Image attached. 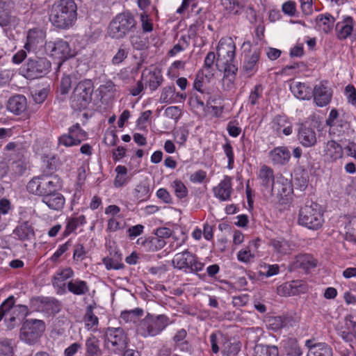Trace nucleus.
<instances>
[{"instance_id": "f257e3e1", "label": "nucleus", "mask_w": 356, "mask_h": 356, "mask_svg": "<svg viewBox=\"0 0 356 356\" xmlns=\"http://www.w3.org/2000/svg\"><path fill=\"white\" fill-rule=\"evenodd\" d=\"M77 18V6L74 0H58L51 6L49 20L51 24L62 29H69Z\"/></svg>"}, {"instance_id": "f03ea898", "label": "nucleus", "mask_w": 356, "mask_h": 356, "mask_svg": "<svg viewBox=\"0 0 356 356\" xmlns=\"http://www.w3.org/2000/svg\"><path fill=\"white\" fill-rule=\"evenodd\" d=\"M236 46L232 38H222L217 47L218 58L216 66L220 71H223L225 77L234 78L238 68L234 64Z\"/></svg>"}, {"instance_id": "7ed1b4c3", "label": "nucleus", "mask_w": 356, "mask_h": 356, "mask_svg": "<svg viewBox=\"0 0 356 356\" xmlns=\"http://www.w3.org/2000/svg\"><path fill=\"white\" fill-rule=\"evenodd\" d=\"M62 186L60 178L57 175H42L31 179L27 184V191L42 198Z\"/></svg>"}, {"instance_id": "20e7f679", "label": "nucleus", "mask_w": 356, "mask_h": 356, "mask_svg": "<svg viewBox=\"0 0 356 356\" xmlns=\"http://www.w3.org/2000/svg\"><path fill=\"white\" fill-rule=\"evenodd\" d=\"M170 323L169 318L164 315L148 314L138 324L137 332L143 337H153L159 335Z\"/></svg>"}, {"instance_id": "39448f33", "label": "nucleus", "mask_w": 356, "mask_h": 356, "mask_svg": "<svg viewBox=\"0 0 356 356\" xmlns=\"http://www.w3.org/2000/svg\"><path fill=\"white\" fill-rule=\"evenodd\" d=\"M136 26V21L132 14L128 12L120 13L110 22L108 27V35L114 39H121L132 31Z\"/></svg>"}, {"instance_id": "423d86ee", "label": "nucleus", "mask_w": 356, "mask_h": 356, "mask_svg": "<svg viewBox=\"0 0 356 356\" xmlns=\"http://www.w3.org/2000/svg\"><path fill=\"white\" fill-rule=\"evenodd\" d=\"M293 186L289 180L282 175H277L273 188L266 200L275 204H285L292 198Z\"/></svg>"}, {"instance_id": "0eeeda50", "label": "nucleus", "mask_w": 356, "mask_h": 356, "mask_svg": "<svg viewBox=\"0 0 356 356\" xmlns=\"http://www.w3.org/2000/svg\"><path fill=\"white\" fill-rule=\"evenodd\" d=\"M93 90L94 86L91 80L85 79L79 81L70 97L72 108L74 110L86 108L91 102Z\"/></svg>"}, {"instance_id": "6e6552de", "label": "nucleus", "mask_w": 356, "mask_h": 356, "mask_svg": "<svg viewBox=\"0 0 356 356\" xmlns=\"http://www.w3.org/2000/svg\"><path fill=\"white\" fill-rule=\"evenodd\" d=\"M128 337L121 327H108L105 332L104 346L111 353H122L127 347Z\"/></svg>"}, {"instance_id": "1a4fd4ad", "label": "nucleus", "mask_w": 356, "mask_h": 356, "mask_svg": "<svg viewBox=\"0 0 356 356\" xmlns=\"http://www.w3.org/2000/svg\"><path fill=\"white\" fill-rule=\"evenodd\" d=\"M323 222V214L319 205L316 203L306 204L300 209L298 223L311 229H317Z\"/></svg>"}, {"instance_id": "9d476101", "label": "nucleus", "mask_w": 356, "mask_h": 356, "mask_svg": "<svg viewBox=\"0 0 356 356\" xmlns=\"http://www.w3.org/2000/svg\"><path fill=\"white\" fill-rule=\"evenodd\" d=\"M45 330V324L41 320L27 319L20 330V339L28 344L38 341Z\"/></svg>"}, {"instance_id": "9b49d317", "label": "nucleus", "mask_w": 356, "mask_h": 356, "mask_svg": "<svg viewBox=\"0 0 356 356\" xmlns=\"http://www.w3.org/2000/svg\"><path fill=\"white\" fill-rule=\"evenodd\" d=\"M51 63L46 58H29L24 65L22 71L24 76L29 79L42 77L48 74L51 69Z\"/></svg>"}, {"instance_id": "f8f14e48", "label": "nucleus", "mask_w": 356, "mask_h": 356, "mask_svg": "<svg viewBox=\"0 0 356 356\" xmlns=\"http://www.w3.org/2000/svg\"><path fill=\"white\" fill-rule=\"evenodd\" d=\"M332 96V89L323 82L316 84L313 88L312 97L318 106H327L330 102Z\"/></svg>"}, {"instance_id": "ddd939ff", "label": "nucleus", "mask_w": 356, "mask_h": 356, "mask_svg": "<svg viewBox=\"0 0 356 356\" xmlns=\"http://www.w3.org/2000/svg\"><path fill=\"white\" fill-rule=\"evenodd\" d=\"M258 177L261 186L262 193L266 198L273 188L276 177L274 176L273 169L264 165L261 167Z\"/></svg>"}, {"instance_id": "4468645a", "label": "nucleus", "mask_w": 356, "mask_h": 356, "mask_svg": "<svg viewBox=\"0 0 356 356\" xmlns=\"http://www.w3.org/2000/svg\"><path fill=\"white\" fill-rule=\"evenodd\" d=\"M142 80L149 86L152 91L156 90L163 83V77L161 70L145 69L142 72Z\"/></svg>"}, {"instance_id": "2eb2a0df", "label": "nucleus", "mask_w": 356, "mask_h": 356, "mask_svg": "<svg viewBox=\"0 0 356 356\" xmlns=\"http://www.w3.org/2000/svg\"><path fill=\"white\" fill-rule=\"evenodd\" d=\"M298 140L305 147H314L317 143V136L314 129L301 125L298 132Z\"/></svg>"}, {"instance_id": "dca6fc26", "label": "nucleus", "mask_w": 356, "mask_h": 356, "mask_svg": "<svg viewBox=\"0 0 356 356\" xmlns=\"http://www.w3.org/2000/svg\"><path fill=\"white\" fill-rule=\"evenodd\" d=\"M186 98L185 93L176 92L175 87L170 86L162 89L159 102L165 104H175L183 102Z\"/></svg>"}, {"instance_id": "f3484780", "label": "nucleus", "mask_w": 356, "mask_h": 356, "mask_svg": "<svg viewBox=\"0 0 356 356\" xmlns=\"http://www.w3.org/2000/svg\"><path fill=\"white\" fill-rule=\"evenodd\" d=\"M214 196L221 201H228L230 200L232 193V178L225 175L219 184L213 189Z\"/></svg>"}, {"instance_id": "a211bd4d", "label": "nucleus", "mask_w": 356, "mask_h": 356, "mask_svg": "<svg viewBox=\"0 0 356 356\" xmlns=\"http://www.w3.org/2000/svg\"><path fill=\"white\" fill-rule=\"evenodd\" d=\"M42 202L45 204L49 209L59 211L63 209L65 204V199L60 193H58V191H54L42 198Z\"/></svg>"}, {"instance_id": "6ab92c4d", "label": "nucleus", "mask_w": 356, "mask_h": 356, "mask_svg": "<svg viewBox=\"0 0 356 356\" xmlns=\"http://www.w3.org/2000/svg\"><path fill=\"white\" fill-rule=\"evenodd\" d=\"M305 346L309 348L307 356H332V348L325 343H314L312 341L307 340Z\"/></svg>"}, {"instance_id": "aec40b11", "label": "nucleus", "mask_w": 356, "mask_h": 356, "mask_svg": "<svg viewBox=\"0 0 356 356\" xmlns=\"http://www.w3.org/2000/svg\"><path fill=\"white\" fill-rule=\"evenodd\" d=\"M6 107L12 113L21 115L27 108L26 98L22 95L13 96L8 99Z\"/></svg>"}, {"instance_id": "412c9836", "label": "nucleus", "mask_w": 356, "mask_h": 356, "mask_svg": "<svg viewBox=\"0 0 356 356\" xmlns=\"http://www.w3.org/2000/svg\"><path fill=\"white\" fill-rule=\"evenodd\" d=\"M52 55L55 57L65 60L70 57L74 56L69 43L63 40H56L51 49Z\"/></svg>"}, {"instance_id": "4be33fe9", "label": "nucleus", "mask_w": 356, "mask_h": 356, "mask_svg": "<svg viewBox=\"0 0 356 356\" xmlns=\"http://www.w3.org/2000/svg\"><path fill=\"white\" fill-rule=\"evenodd\" d=\"M323 152L325 159L330 161H336L343 156L341 146L334 140H329L325 144Z\"/></svg>"}, {"instance_id": "5701e85b", "label": "nucleus", "mask_w": 356, "mask_h": 356, "mask_svg": "<svg viewBox=\"0 0 356 356\" xmlns=\"http://www.w3.org/2000/svg\"><path fill=\"white\" fill-rule=\"evenodd\" d=\"M13 234L20 241L31 240L35 236L33 226L28 221L19 222L13 230Z\"/></svg>"}, {"instance_id": "b1692460", "label": "nucleus", "mask_w": 356, "mask_h": 356, "mask_svg": "<svg viewBox=\"0 0 356 356\" xmlns=\"http://www.w3.org/2000/svg\"><path fill=\"white\" fill-rule=\"evenodd\" d=\"M259 57L260 53L257 51L245 55L243 65V70L248 76L253 75L257 71Z\"/></svg>"}, {"instance_id": "393cba45", "label": "nucleus", "mask_w": 356, "mask_h": 356, "mask_svg": "<svg viewBox=\"0 0 356 356\" xmlns=\"http://www.w3.org/2000/svg\"><path fill=\"white\" fill-rule=\"evenodd\" d=\"M194 255L187 250L176 254L172 259L173 266L179 270L188 269L192 261H194Z\"/></svg>"}, {"instance_id": "a878e982", "label": "nucleus", "mask_w": 356, "mask_h": 356, "mask_svg": "<svg viewBox=\"0 0 356 356\" xmlns=\"http://www.w3.org/2000/svg\"><path fill=\"white\" fill-rule=\"evenodd\" d=\"M15 300L13 296L9 297L4 300L0 305V321L3 317H6L10 312L16 314L17 312L22 311L26 312L27 307L24 305L15 306Z\"/></svg>"}, {"instance_id": "bb28decb", "label": "nucleus", "mask_w": 356, "mask_h": 356, "mask_svg": "<svg viewBox=\"0 0 356 356\" xmlns=\"http://www.w3.org/2000/svg\"><path fill=\"white\" fill-rule=\"evenodd\" d=\"M290 90L300 99H309L312 97L313 89L305 83L295 82L291 85Z\"/></svg>"}, {"instance_id": "cd10ccee", "label": "nucleus", "mask_w": 356, "mask_h": 356, "mask_svg": "<svg viewBox=\"0 0 356 356\" xmlns=\"http://www.w3.org/2000/svg\"><path fill=\"white\" fill-rule=\"evenodd\" d=\"M270 157L274 164L284 165L291 158L290 151L285 147H277L270 152Z\"/></svg>"}, {"instance_id": "c85d7f7f", "label": "nucleus", "mask_w": 356, "mask_h": 356, "mask_svg": "<svg viewBox=\"0 0 356 356\" xmlns=\"http://www.w3.org/2000/svg\"><path fill=\"white\" fill-rule=\"evenodd\" d=\"M272 128L278 134L282 132L286 136L292 133V127L287 118L284 115H277L272 121Z\"/></svg>"}, {"instance_id": "c756f323", "label": "nucleus", "mask_w": 356, "mask_h": 356, "mask_svg": "<svg viewBox=\"0 0 356 356\" xmlns=\"http://www.w3.org/2000/svg\"><path fill=\"white\" fill-rule=\"evenodd\" d=\"M269 245L273 248L274 252L280 255L289 254L292 250L291 244L282 237L271 238Z\"/></svg>"}, {"instance_id": "7c9ffc66", "label": "nucleus", "mask_w": 356, "mask_h": 356, "mask_svg": "<svg viewBox=\"0 0 356 356\" xmlns=\"http://www.w3.org/2000/svg\"><path fill=\"white\" fill-rule=\"evenodd\" d=\"M74 275V271L71 268L59 269L54 274L52 279V284L54 287L64 289L65 281Z\"/></svg>"}, {"instance_id": "2f4dec72", "label": "nucleus", "mask_w": 356, "mask_h": 356, "mask_svg": "<svg viewBox=\"0 0 356 356\" xmlns=\"http://www.w3.org/2000/svg\"><path fill=\"white\" fill-rule=\"evenodd\" d=\"M337 37L339 40H345L353 32V19L351 17H346L341 23L337 25Z\"/></svg>"}, {"instance_id": "473e14b6", "label": "nucleus", "mask_w": 356, "mask_h": 356, "mask_svg": "<svg viewBox=\"0 0 356 356\" xmlns=\"http://www.w3.org/2000/svg\"><path fill=\"white\" fill-rule=\"evenodd\" d=\"M10 0H0V26H6L14 21L10 10Z\"/></svg>"}, {"instance_id": "72a5a7b5", "label": "nucleus", "mask_w": 356, "mask_h": 356, "mask_svg": "<svg viewBox=\"0 0 356 356\" xmlns=\"http://www.w3.org/2000/svg\"><path fill=\"white\" fill-rule=\"evenodd\" d=\"M100 341L94 335H90L86 340V356H102Z\"/></svg>"}, {"instance_id": "f704fd0d", "label": "nucleus", "mask_w": 356, "mask_h": 356, "mask_svg": "<svg viewBox=\"0 0 356 356\" xmlns=\"http://www.w3.org/2000/svg\"><path fill=\"white\" fill-rule=\"evenodd\" d=\"M67 289L74 295L83 296L89 291V286L86 282L76 279L68 282Z\"/></svg>"}, {"instance_id": "c9c22d12", "label": "nucleus", "mask_w": 356, "mask_h": 356, "mask_svg": "<svg viewBox=\"0 0 356 356\" xmlns=\"http://www.w3.org/2000/svg\"><path fill=\"white\" fill-rule=\"evenodd\" d=\"M334 22V18L329 13L319 15L316 18L318 28L326 33L332 30Z\"/></svg>"}, {"instance_id": "e433bc0d", "label": "nucleus", "mask_w": 356, "mask_h": 356, "mask_svg": "<svg viewBox=\"0 0 356 356\" xmlns=\"http://www.w3.org/2000/svg\"><path fill=\"white\" fill-rule=\"evenodd\" d=\"M278 348L275 346L257 344L254 348V356H278Z\"/></svg>"}, {"instance_id": "4c0bfd02", "label": "nucleus", "mask_w": 356, "mask_h": 356, "mask_svg": "<svg viewBox=\"0 0 356 356\" xmlns=\"http://www.w3.org/2000/svg\"><path fill=\"white\" fill-rule=\"evenodd\" d=\"M282 343L288 355L300 356L302 355L301 348L296 339H286L282 341Z\"/></svg>"}, {"instance_id": "58836bf2", "label": "nucleus", "mask_w": 356, "mask_h": 356, "mask_svg": "<svg viewBox=\"0 0 356 356\" xmlns=\"http://www.w3.org/2000/svg\"><path fill=\"white\" fill-rule=\"evenodd\" d=\"M215 60L216 55L213 51H209L205 57L203 71L204 72L205 77L207 79H210L214 75L216 71L214 66Z\"/></svg>"}, {"instance_id": "ea45409f", "label": "nucleus", "mask_w": 356, "mask_h": 356, "mask_svg": "<svg viewBox=\"0 0 356 356\" xmlns=\"http://www.w3.org/2000/svg\"><path fill=\"white\" fill-rule=\"evenodd\" d=\"M85 326L87 330H95L97 327L98 318L93 313V307L88 305L83 318Z\"/></svg>"}, {"instance_id": "a19ab883", "label": "nucleus", "mask_w": 356, "mask_h": 356, "mask_svg": "<svg viewBox=\"0 0 356 356\" xmlns=\"http://www.w3.org/2000/svg\"><path fill=\"white\" fill-rule=\"evenodd\" d=\"M296 264L300 268L309 270L316 266V262L310 254H300L296 257Z\"/></svg>"}, {"instance_id": "79ce46f5", "label": "nucleus", "mask_w": 356, "mask_h": 356, "mask_svg": "<svg viewBox=\"0 0 356 356\" xmlns=\"http://www.w3.org/2000/svg\"><path fill=\"white\" fill-rule=\"evenodd\" d=\"M86 222V217L83 215L69 218L67 222L65 234L69 235L73 232L78 227L84 225Z\"/></svg>"}, {"instance_id": "37998d69", "label": "nucleus", "mask_w": 356, "mask_h": 356, "mask_svg": "<svg viewBox=\"0 0 356 356\" xmlns=\"http://www.w3.org/2000/svg\"><path fill=\"white\" fill-rule=\"evenodd\" d=\"M143 244L147 246L150 250L156 251L163 248L165 245L166 242L164 238L154 236L144 240Z\"/></svg>"}, {"instance_id": "c03bdc74", "label": "nucleus", "mask_w": 356, "mask_h": 356, "mask_svg": "<svg viewBox=\"0 0 356 356\" xmlns=\"http://www.w3.org/2000/svg\"><path fill=\"white\" fill-rule=\"evenodd\" d=\"M38 33L40 32L37 30H30L29 31L26 38V42L24 47L26 51H29L31 49L35 48L40 42V38L38 35Z\"/></svg>"}, {"instance_id": "a18cd8bd", "label": "nucleus", "mask_w": 356, "mask_h": 356, "mask_svg": "<svg viewBox=\"0 0 356 356\" xmlns=\"http://www.w3.org/2000/svg\"><path fill=\"white\" fill-rule=\"evenodd\" d=\"M68 133L75 140H80V143L87 138V133L83 130L79 123H76L69 128Z\"/></svg>"}, {"instance_id": "49530a36", "label": "nucleus", "mask_w": 356, "mask_h": 356, "mask_svg": "<svg viewBox=\"0 0 356 356\" xmlns=\"http://www.w3.org/2000/svg\"><path fill=\"white\" fill-rule=\"evenodd\" d=\"M241 350V343L239 342H227L222 348V354L225 356H236Z\"/></svg>"}, {"instance_id": "de8ad7c7", "label": "nucleus", "mask_w": 356, "mask_h": 356, "mask_svg": "<svg viewBox=\"0 0 356 356\" xmlns=\"http://www.w3.org/2000/svg\"><path fill=\"white\" fill-rule=\"evenodd\" d=\"M143 314V310L140 308L122 312L120 317L125 321H135L138 317Z\"/></svg>"}, {"instance_id": "09e8293b", "label": "nucleus", "mask_w": 356, "mask_h": 356, "mask_svg": "<svg viewBox=\"0 0 356 356\" xmlns=\"http://www.w3.org/2000/svg\"><path fill=\"white\" fill-rule=\"evenodd\" d=\"M346 238L356 243V216L352 217L346 225Z\"/></svg>"}, {"instance_id": "8fccbe9b", "label": "nucleus", "mask_w": 356, "mask_h": 356, "mask_svg": "<svg viewBox=\"0 0 356 356\" xmlns=\"http://www.w3.org/2000/svg\"><path fill=\"white\" fill-rule=\"evenodd\" d=\"M172 187L173 188L175 193L178 198L182 199L187 196V188L180 180L174 181L172 184Z\"/></svg>"}, {"instance_id": "3c124183", "label": "nucleus", "mask_w": 356, "mask_h": 356, "mask_svg": "<svg viewBox=\"0 0 356 356\" xmlns=\"http://www.w3.org/2000/svg\"><path fill=\"white\" fill-rule=\"evenodd\" d=\"M102 261L107 270H120L124 268V264L116 258L104 257Z\"/></svg>"}, {"instance_id": "603ef678", "label": "nucleus", "mask_w": 356, "mask_h": 356, "mask_svg": "<svg viewBox=\"0 0 356 356\" xmlns=\"http://www.w3.org/2000/svg\"><path fill=\"white\" fill-rule=\"evenodd\" d=\"M149 188L146 183H140L134 190L135 196L138 200H144L149 195Z\"/></svg>"}, {"instance_id": "864d4df0", "label": "nucleus", "mask_w": 356, "mask_h": 356, "mask_svg": "<svg viewBox=\"0 0 356 356\" xmlns=\"http://www.w3.org/2000/svg\"><path fill=\"white\" fill-rule=\"evenodd\" d=\"M293 296H297L301 293H305L309 290V286L307 283L302 280L292 281Z\"/></svg>"}, {"instance_id": "5fc2aeb1", "label": "nucleus", "mask_w": 356, "mask_h": 356, "mask_svg": "<svg viewBox=\"0 0 356 356\" xmlns=\"http://www.w3.org/2000/svg\"><path fill=\"white\" fill-rule=\"evenodd\" d=\"M277 293L280 296H293L292 282H285L277 288Z\"/></svg>"}, {"instance_id": "6e6d98bb", "label": "nucleus", "mask_w": 356, "mask_h": 356, "mask_svg": "<svg viewBox=\"0 0 356 356\" xmlns=\"http://www.w3.org/2000/svg\"><path fill=\"white\" fill-rule=\"evenodd\" d=\"M58 142L60 145H64L65 147H72L80 144V140L78 139L75 140L73 137H72V136L70 135L69 133L60 136L58 138Z\"/></svg>"}, {"instance_id": "4d7b16f0", "label": "nucleus", "mask_w": 356, "mask_h": 356, "mask_svg": "<svg viewBox=\"0 0 356 356\" xmlns=\"http://www.w3.org/2000/svg\"><path fill=\"white\" fill-rule=\"evenodd\" d=\"M345 95L348 103L356 107V89L353 85L346 86Z\"/></svg>"}, {"instance_id": "13d9d810", "label": "nucleus", "mask_w": 356, "mask_h": 356, "mask_svg": "<svg viewBox=\"0 0 356 356\" xmlns=\"http://www.w3.org/2000/svg\"><path fill=\"white\" fill-rule=\"evenodd\" d=\"M254 257L255 254L252 252L249 248L240 250L237 254L238 260L244 263L250 262Z\"/></svg>"}, {"instance_id": "bf43d9fd", "label": "nucleus", "mask_w": 356, "mask_h": 356, "mask_svg": "<svg viewBox=\"0 0 356 356\" xmlns=\"http://www.w3.org/2000/svg\"><path fill=\"white\" fill-rule=\"evenodd\" d=\"M72 87V79L69 75H64L60 80V91L62 95H67Z\"/></svg>"}, {"instance_id": "052dcab7", "label": "nucleus", "mask_w": 356, "mask_h": 356, "mask_svg": "<svg viewBox=\"0 0 356 356\" xmlns=\"http://www.w3.org/2000/svg\"><path fill=\"white\" fill-rule=\"evenodd\" d=\"M140 22L143 32H151L153 30L152 19L145 13L140 14Z\"/></svg>"}, {"instance_id": "680f3d73", "label": "nucleus", "mask_w": 356, "mask_h": 356, "mask_svg": "<svg viewBox=\"0 0 356 356\" xmlns=\"http://www.w3.org/2000/svg\"><path fill=\"white\" fill-rule=\"evenodd\" d=\"M223 150H224V152H225L226 156L228 159L227 168L229 169H232L234 161V156L233 148L229 142L226 143L223 145Z\"/></svg>"}, {"instance_id": "e2e57ef3", "label": "nucleus", "mask_w": 356, "mask_h": 356, "mask_svg": "<svg viewBox=\"0 0 356 356\" xmlns=\"http://www.w3.org/2000/svg\"><path fill=\"white\" fill-rule=\"evenodd\" d=\"M13 347L8 340L0 341V356H12Z\"/></svg>"}, {"instance_id": "0e129e2a", "label": "nucleus", "mask_w": 356, "mask_h": 356, "mask_svg": "<svg viewBox=\"0 0 356 356\" xmlns=\"http://www.w3.org/2000/svg\"><path fill=\"white\" fill-rule=\"evenodd\" d=\"M176 142L179 145H183L187 140L188 131L184 128H180L174 133Z\"/></svg>"}, {"instance_id": "69168bd1", "label": "nucleus", "mask_w": 356, "mask_h": 356, "mask_svg": "<svg viewBox=\"0 0 356 356\" xmlns=\"http://www.w3.org/2000/svg\"><path fill=\"white\" fill-rule=\"evenodd\" d=\"M165 115L177 121L181 115V110L178 106H169L165 110Z\"/></svg>"}, {"instance_id": "338daca9", "label": "nucleus", "mask_w": 356, "mask_h": 356, "mask_svg": "<svg viewBox=\"0 0 356 356\" xmlns=\"http://www.w3.org/2000/svg\"><path fill=\"white\" fill-rule=\"evenodd\" d=\"M48 95V90L46 88H42L40 90H35L34 93H33V99L34 102L37 104L42 103L47 98Z\"/></svg>"}, {"instance_id": "774afa93", "label": "nucleus", "mask_w": 356, "mask_h": 356, "mask_svg": "<svg viewBox=\"0 0 356 356\" xmlns=\"http://www.w3.org/2000/svg\"><path fill=\"white\" fill-rule=\"evenodd\" d=\"M338 117V111L335 108L332 109L331 111L330 112L327 119L326 120V124L330 127L339 125V124L337 120Z\"/></svg>"}]
</instances>
